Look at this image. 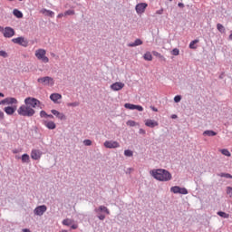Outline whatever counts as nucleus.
Wrapping results in <instances>:
<instances>
[{"mask_svg": "<svg viewBox=\"0 0 232 232\" xmlns=\"http://www.w3.org/2000/svg\"><path fill=\"white\" fill-rule=\"evenodd\" d=\"M150 175H152L156 180H160V182H169V180L173 179L171 173L164 169H153L150 171Z\"/></svg>", "mask_w": 232, "mask_h": 232, "instance_id": "f257e3e1", "label": "nucleus"}, {"mask_svg": "<svg viewBox=\"0 0 232 232\" xmlns=\"http://www.w3.org/2000/svg\"><path fill=\"white\" fill-rule=\"evenodd\" d=\"M17 113L22 117H34V115H35V110L24 103L18 108Z\"/></svg>", "mask_w": 232, "mask_h": 232, "instance_id": "f03ea898", "label": "nucleus"}, {"mask_svg": "<svg viewBox=\"0 0 232 232\" xmlns=\"http://www.w3.org/2000/svg\"><path fill=\"white\" fill-rule=\"evenodd\" d=\"M94 213L97 214L99 220H104V218H106V215H110V209H108L107 207L102 205L94 208ZM102 213H106V215Z\"/></svg>", "mask_w": 232, "mask_h": 232, "instance_id": "7ed1b4c3", "label": "nucleus"}, {"mask_svg": "<svg viewBox=\"0 0 232 232\" xmlns=\"http://www.w3.org/2000/svg\"><path fill=\"white\" fill-rule=\"evenodd\" d=\"M24 104H26L29 108H37V106H41V102L36 98L27 97L24 99Z\"/></svg>", "mask_w": 232, "mask_h": 232, "instance_id": "20e7f679", "label": "nucleus"}, {"mask_svg": "<svg viewBox=\"0 0 232 232\" xmlns=\"http://www.w3.org/2000/svg\"><path fill=\"white\" fill-rule=\"evenodd\" d=\"M35 57H37V59L39 61H42V63H49L50 59H48L46 57V50L44 49H38L35 51Z\"/></svg>", "mask_w": 232, "mask_h": 232, "instance_id": "39448f33", "label": "nucleus"}, {"mask_svg": "<svg viewBox=\"0 0 232 232\" xmlns=\"http://www.w3.org/2000/svg\"><path fill=\"white\" fill-rule=\"evenodd\" d=\"M37 82L44 84V86H53V78L50 76L41 77L37 79Z\"/></svg>", "mask_w": 232, "mask_h": 232, "instance_id": "423d86ee", "label": "nucleus"}, {"mask_svg": "<svg viewBox=\"0 0 232 232\" xmlns=\"http://www.w3.org/2000/svg\"><path fill=\"white\" fill-rule=\"evenodd\" d=\"M47 209L48 208H46V205H41L34 208V213L37 217H43V215H44V213H46Z\"/></svg>", "mask_w": 232, "mask_h": 232, "instance_id": "0eeeda50", "label": "nucleus"}, {"mask_svg": "<svg viewBox=\"0 0 232 232\" xmlns=\"http://www.w3.org/2000/svg\"><path fill=\"white\" fill-rule=\"evenodd\" d=\"M146 8H148V4L146 3H140L137 4L135 6L136 14L140 15L141 14H144L146 12Z\"/></svg>", "mask_w": 232, "mask_h": 232, "instance_id": "6e6552de", "label": "nucleus"}, {"mask_svg": "<svg viewBox=\"0 0 232 232\" xmlns=\"http://www.w3.org/2000/svg\"><path fill=\"white\" fill-rule=\"evenodd\" d=\"M3 34H4V37L10 39L15 35V30H14V28L12 27L7 26L4 29Z\"/></svg>", "mask_w": 232, "mask_h": 232, "instance_id": "1a4fd4ad", "label": "nucleus"}, {"mask_svg": "<svg viewBox=\"0 0 232 232\" xmlns=\"http://www.w3.org/2000/svg\"><path fill=\"white\" fill-rule=\"evenodd\" d=\"M13 43H14V44H20V46H28V40L24 39V37L20 36L17 38H14Z\"/></svg>", "mask_w": 232, "mask_h": 232, "instance_id": "9d476101", "label": "nucleus"}, {"mask_svg": "<svg viewBox=\"0 0 232 232\" xmlns=\"http://www.w3.org/2000/svg\"><path fill=\"white\" fill-rule=\"evenodd\" d=\"M103 146L105 148H109L110 150L115 149V148H121V144H119L118 141H113V140H106L103 143Z\"/></svg>", "mask_w": 232, "mask_h": 232, "instance_id": "9b49d317", "label": "nucleus"}, {"mask_svg": "<svg viewBox=\"0 0 232 232\" xmlns=\"http://www.w3.org/2000/svg\"><path fill=\"white\" fill-rule=\"evenodd\" d=\"M124 83L121 82H116L114 83H112L110 88L111 90H112V92H121V90H122V88H124Z\"/></svg>", "mask_w": 232, "mask_h": 232, "instance_id": "f8f14e48", "label": "nucleus"}, {"mask_svg": "<svg viewBox=\"0 0 232 232\" xmlns=\"http://www.w3.org/2000/svg\"><path fill=\"white\" fill-rule=\"evenodd\" d=\"M42 155H43V152L39 150H33L31 151V159H33V160H39Z\"/></svg>", "mask_w": 232, "mask_h": 232, "instance_id": "ddd939ff", "label": "nucleus"}, {"mask_svg": "<svg viewBox=\"0 0 232 232\" xmlns=\"http://www.w3.org/2000/svg\"><path fill=\"white\" fill-rule=\"evenodd\" d=\"M43 124H44V126H45V128H47L48 130H55V128H57V125H56L55 122H53V121H50L44 120V121H43Z\"/></svg>", "mask_w": 232, "mask_h": 232, "instance_id": "4468645a", "label": "nucleus"}, {"mask_svg": "<svg viewBox=\"0 0 232 232\" xmlns=\"http://www.w3.org/2000/svg\"><path fill=\"white\" fill-rule=\"evenodd\" d=\"M51 113L54 115V117H57V119H60V121H64L66 120V116L64 113L59 112L57 110H51Z\"/></svg>", "mask_w": 232, "mask_h": 232, "instance_id": "2eb2a0df", "label": "nucleus"}, {"mask_svg": "<svg viewBox=\"0 0 232 232\" xmlns=\"http://www.w3.org/2000/svg\"><path fill=\"white\" fill-rule=\"evenodd\" d=\"M145 126H148V128H155L156 126H159V122L155 120H146L145 121Z\"/></svg>", "mask_w": 232, "mask_h": 232, "instance_id": "dca6fc26", "label": "nucleus"}, {"mask_svg": "<svg viewBox=\"0 0 232 232\" xmlns=\"http://www.w3.org/2000/svg\"><path fill=\"white\" fill-rule=\"evenodd\" d=\"M15 110H17V107H10V106H8V107H5V109H4V111H5V113L7 114V115H14V113H15Z\"/></svg>", "mask_w": 232, "mask_h": 232, "instance_id": "f3484780", "label": "nucleus"}, {"mask_svg": "<svg viewBox=\"0 0 232 232\" xmlns=\"http://www.w3.org/2000/svg\"><path fill=\"white\" fill-rule=\"evenodd\" d=\"M50 99H51V101H53V102L57 103V101L63 99V95H61L59 93H52L50 95Z\"/></svg>", "mask_w": 232, "mask_h": 232, "instance_id": "a211bd4d", "label": "nucleus"}, {"mask_svg": "<svg viewBox=\"0 0 232 232\" xmlns=\"http://www.w3.org/2000/svg\"><path fill=\"white\" fill-rule=\"evenodd\" d=\"M21 160L23 162V164H30V155L28 154H23L21 156Z\"/></svg>", "mask_w": 232, "mask_h": 232, "instance_id": "6ab92c4d", "label": "nucleus"}, {"mask_svg": "<svg viewBox=\"0 0 232 232\" xmlns=\"http://www.w3.org/2000/svg\"><path fill=\"white\" fill-rule=\"evenodd\" d=\"M140 44H142V40L138 38L133 43L129 44L128 46L135 48V46H140Z\"/></svg>", "mask_w": 232, "mask_h": 232, "instance_id": "aec40b11", "label": "nucleus"}, {"mask_svg": "<svg viewBox=\"0 0 232 232\" xmlns=\"http://www.w3.org/2000/svg\"><path fill=\"white\" fill-rule=\"evenodd\" d=\"M13 14L17 19H23V12L19 11V9H14Z\"/></svg>", "mask_w": 232, "mask_h": 232, "instance_id": "412c9836", "label": "nucleus"}, {"mask_svg": "<svg viewBox=\"0 0 232 232\" xmlns=\"http://www.w3.org/2000/svg\"><path fill=\"white\" fill-rule=\"evenodd\" d=\"M203 135L208 137H215L217 135V132L215 130H205L203 132Z\"/></svg>", "mask_w": 232, "mask_h": 232, "instance_id": "4be33fe9", "label": "nucleus"}, {"mask_svg": "<svg viewBox=\"0 0 232 232\" xmlns=\"http://www.w3.org/2000/svg\"><path fill=\"white\" fill-rule=\"evenodd\" d=\"M5 101H6V104H17V99L15 98H12V97L5 98Z\"/></svg>", "mask_w": 232, "mask_h": 232, "instance_id": "5701e85b", "label": "nucleus"}, {"mask_svg": "<svg viewBox=\"0 0 232 232\" xmlns=\"http://www.w3.org/2000/svg\"><path fill=\"white\" fill-rule=\"evenodd\" d=\"M198 43V39L193 40L192 42H190L188 48H190V50H197L196 44Z\"/></svg>", "mask_w": 232, "mask_h": 232, "instance_id": "b1692460", "label": "nucleus"}, {"mask_svg": "<svg viewBox=\"0 0 232 232\" xmlns=\"http://www.w3.org/2000/svg\"><path fill=\"white\" fill-rule=\"evenodd\" d=\"M152 53L155 57H159L160 61L166 62V57H164V55L160 54L159 52L153 51Z\"/></svg>", "mask_w": 232, "mask_h": 232, "instance_id": "393cba45", "label": "nucleus"}, {"mask_svg": "<svg viewBox=\"0 0 232 232\" xmlns=\"http://www.w3.org/2000/svg\"><path fill=\"white\" fill-rule=\"evenodd\" d=\"M143 58L145 61H153V56L151 55V53L147 52L144 53Z\"/></svg>", "mask_w": 232, "mask_h": 232, "instance_id": "a878e982", "label": "nucleus"}, {"mask_svg": "<svg viewBox=\"0 0 232 232\" xmlns=\"http://www.w3.org/2000/svg\"><path fill=\"white\" fill-rule=\"evenodd\" d=\"M42 14H45L46 15H49L50 17H53V15H55V13H53V11L48 10V9L42 10Z\"/></svg>", "mask_w": 232, "mask_h": 232, "instance_id": "bb28decb", "label": "nucleus"}, {"mask_svg": "<svg viewBox=\"0 0 232 232\" xmlns=\"http://www.w3.org/2000/svg\"><path fill=\"white\" fill-rule=\"evenodd\" d=\"M219 151L222 155H225V157H231V152H229L227 149H221Z\"/></svg>", "mask_w": 232, "mask_h": 232, "instance_id": "cd10ccee", "label": "nucleus"}, {"mask_svg": "<svg viewBox=\"0 0 232 232\" xmlns=\"http://www.w3.org/2000/svg\"><path fill=\"white\" fill-rule=\"evenodd\" d=\"M62 224L63 226H72V224H73V220L70 219V218H66V219H63Z\"/></svg>", "mask_w": 232, "mask_h": 232, "instance_id": "c85d7f7f", "label": "nucleus"}, {"mask_svg": "<svg viewBox=\"0 0 232 232\" xmlns=\"http://www.w3.org/2000/svg\"><path fill=\"white\" fill-rule=\"evenodd\" d=\"M217 28L220 34H226V27H224L222 24H218Z\"/></svg>", "mask_w": 232, "mask_h": 232, "instance_id": "c756f323", "label": "nucleus"}, {"mask_svg": "<svg viewBox=\"0 0 232 232\" xmlns=\"http://www.w3.org/2000/svg\"><path fill=\"white\" fill-rule=\"evenodd\" d=\"M171 193L179 194L180 191V187L179 186H174L170 188Z\"/></svg>", "mask_w": 232, "mask_h": 232, "instance_id": "7c9ffc66", "label": "nucleus"}, {"mask_svg": "<svg viewBox=\"0 0 232 232\" xmlns=\"http://www.w3.org/2000/svg\"><path fill=\"white\" fill-rule=\"evenodd\" d=\"M218 217H221L222 218H229V214L223 212V211H218Z\"/></svg>", "mask_w": 232, "mask_h": 232, "instance_id": "2f4dec72", "label": "nucleus"}, {"mask_svg": "<svg viewBox=\"0 0 232 232\" xmlns=\"http://www.w3.org/2000/svg\"><path fill=\"white\" fill-rule=\"evenodd\" d=\"M218 177L224 178V179H232V175L229 173H220L218 174Z\"/></svg>", "mask_w": 232, "mask_h": 232, "instance_id": "473e14b6", "label": "nucleus"}, {"mask_svg": "<svg viewBox=\"0 0 232 232\" xmlns=\"http://www.w3.org/2000/svg\"><path fill=\"white\" fill-rule=\"evenodd\" d=\"M124 108H126L127 110H135V104L125 103Z\"/></svg>", "mask_w": 232, "mask_h": 232, "instance_id": "72a5a7b5", "label": "nucleus"}, {"mask_svg": "<svg viewBox=\"0 0 232 232\" xmlns=\"http://www.w3.org/2000/svg\"><path fill=\"white\" fill-rule=\"evenodd\" d=\"M63 15H64V17H66V15H75V11L74 10H67L64 12Z\"/></svg>", "mask_w": 232, "mask_h": 232, "instance_id": "f704fd0d", "label": "nucleus"}, {"mask_svg": "<svg viewBox=\"0 0 232 232\" xmlns=\"http://www.w3.org/2000/svg\"><path fill=\"white\" fill-rule=\"evenodd\" d=\"M179 195H188V188L179 187Z\"/></svg>", "mask_w": 232, "mask_h": 232, "instance_id": "c9c22d12", "label": "nucleus"}, {"mask_svg": "<svg viewBox=\"0 0 232 232\" xmlns=\"http://www.w3.org/2000/svg\"><path fill=\"white\" fill-rule=\"evenodd\" d=\"M124 155H125V157H133V151H131L130 150H125Z\"/></svg>", "mask_w": 232, "mask_h": 232, "instance_id": "e433bc0d", "label": "nucleus"}, {"mask_svg": "<svg viewBox=\"0 0 232 232\" xmlns=\"http://www.w3.org/2000/svg\"><path fill=\"white\" fill-rule=\"evenodd\" d=\"M40 117H41L42 119H47L48 113H46L44 111H40Z\"/></svg>", "mask_w": 232, "mask_h": 232, "instance_id": "4c0bfd02", "label": "nucleus"}, {"mask_svg": "<svg viewBox=\"0 0 232 232\" xmlns=\"http://www.w3.org/2000/svg\"><path fill=\"white\" fill-rule=\"evenodd\" d=\"M0 57L6 59V57H8V53L6 51H0Z\"/></svg>", "mask_w": 232, "mask_h": 232, "instance_id": "58836bf2", "label": "nucleus"}, {"mask_svg": "<svg viewBox=\"0 0 232 232\" xmlns=\"http://www.w3.org/2000/svg\"><path fill=\"white\" fill-rule=\"evenodd\" d=\"M136 124L137 123L135 122V121L130 120V121H127V126L133 127V126H136Z\"/></svg>", "mask_w": 232, "mask_h": 232, "instance_id": "ea45409f", "label": "nucleus"}, {"mask_svg": "<svg viewBox=\"0 0 232 232\" xmlns=\"http://www.w3.org/2000/svg\"><path fill=\"white\" fill-rule=\"evenodd\" d=\"M180 101H182V96L180 95H176L174 97V102H180Z\"/></svg>", "mask_w": 232, "mask_h": 232, "instance_id": "a19ab883", "label": "nucleus"}, {"mask_svg": "<svg viewBox=\"0 0 232 232\" xmlns=\"http://www.w3.org/2000/svg\"><path fill=\"white\" fill-rule=\"evenodd\" d=\"M134 110H137L138 111H144V108L140 105H134Z\"/></svg>", "mask_w": 232, "mask_h": 232, "instance_id": "79ce46f5", "label": "nucleus"}, {"mask_svg": "<svg viewBox=\"0 0 232 232\" xmlns=\"http://www.w3.org/2000/svg\"><path fill=\"white\" fill-rule=\"evenodd\" d=\"M172 55H179L180 51L178 48H174L171 52Z\"/></svg>", "mask_w": 232, "mask_h": 232, "instance_id": "37998d69", "label": "nucleus"}, {"mask_svg": "<svg viewBox=\"0 0 232 232\" xmlns=\"http://www.w3.org/2000/svg\"><path fill=\"white\" fill-rule=\"evenodd\" d=\"M83 144L84 146H92V141L90 140H84Z\"/></svg>", "mask_w": 232, "mask_h": 232, "instance_id": "c03bdc74", "label": "nucleus"}, {"mask_svg": "<svg viewBox=\"0 0 232 232\" xmlns=\"http://www.w3.org/2000/svg\"><path fill=\"white\" fill-rule=\"evenodd\" d=\"M227 194L230 195V197H232V188L231 187L227 188Z\"/></svg>", "mask_w": 232, "mask_h": 232, "instance_id": "a18cd8bd", "label": "nucleus"}, {"mask_svg": "<svg viewBox=\"0 0 232 232\" xmlns=\"http://www.w3.org/2000/svg\"><path fill=\"white\" fill-rule=\"evenodd\" d=\"M68 106L76 107V106H79V102H74L69 103Z\"/></svg>", "mask_w": 232, "mask_h": 232, "instance_id": "49530a36", "label": "nucleus"}, {"mask_svg": "<svg viewBox=\"0 0 232 232\" xmlns=\"http://www.w3.org/2000/svg\"><path fill=\"white\" fill-rule=\"evenodd\" d=\"M139 133L140 135H146V130H144V129H140Z\"/></svg>", "mask_w": 232, "mask_h": 232, "instance_id": "de8ad7c7", "label": "nucleus"}, {"mask_svg": "<svg viewBox=\"0 0 232 232\" xmlns=\"http://www.w3.org/2000/svg\"><path fill=\"white\" fill-rule=\"evenodd\" d=\"M156 14H158L159 15H162V14H164V9H160L156 11Z\"/></svg>", "mask_w": 232, "mask_h": 232, "instance_id": "09e8293b", "label": "nucleus"}, {"mask_svg": "<svg viewBox=\"0 0 232 232\" xmlns=\"http://www.w3.org/2000/svg\"><path fill=\"white\" fill-rule=\"evenodd\" d=\"M3 119H5V112L0 111V121H3Z\"/></svg>", "mask_w": 232, "mask_h": 232, "instance_id": "8fccbe9b", "label": "nucleus"}, {"mask_svg": "<svg viewBox=\"0 0 232 232\" xmlns=\"http://www.w3.org/2000/svg\"><path fill=\"white\" fill-rule=\"evenodd\" d=\"M78 227H79V226L75 225V224L71 226V229H77Z\"/></svg>", "mask_w": 232, "mask_h": 232, "instance_id": "3c124183", "label": "nucleus"}, {"mask_svg": "<svg viewBox=\"0 0 232 232\" xmlns=\"http://www.w3.org/2000/svg\"><path fill=\"white\" fill-rule=\"evenodd\" d=\"M0 104H1V105L6 104V98L4 99V100H2V101L0 102Z\"/></svg>", "mask_w": 232, "mask_h": 232, "instance_id": "603ef678", "label": "nucleus"}, {"mask_svg": "<svg viewBox=\"0 0 232 232\" xmlns=\"http://www.w3.org/2000/svg\"><path fill=\"white\" fill-rule=\"evenodd\" d=\"M178 6H179V8H184V4H183V3H179V4H178Z\"/></svg>", "mask_w": 232, "mask_h": 232, "instance_id": "864d4df0", "label": "nucleus"}, {"mask_svg": "<svg viewBox=\"0 0 232 232\" xmlns=\"http://www.w3.org/2000/svg\"><path fill=\"white\" fill-rule=\"evenodd\" d=\"M150 109L152 110V111H159V110L153 106H151Z\"/></svg>", "mask_w": 232, "mask_h": 232, "instance_id": "5fc2aeb1", "label": "nucleus"}, {"mask_svg": "<svg viewBox=\"0 0 232 232\" xmlns=\"http://www.w3.org/2000/svg\"><path fill=\"white\" fill-rule=\"evenodd\" d=\"M22 231H23V232H32V231H30V229H28V228H23Z\"/></svg>", "mask_w": 232, "mask_h": 232, "instance_id": "6e6d98bb", "label": "nucleus"}, {"mask_svg": "<svg viewBox=\"0 0 232 232\" xmlns=\"http://www.w3.org/2000/svg\"><path fill=\"white\" fill-rule=\"evenodd\" d=\"M47 119H53V114H47Z\"/></svg>", "mask_w": 232, "mask_h": 232, "instance_id": "4d7b16f0", "label": "nucleus"}, {"mask_svg": "<svg viewBox=\"0 0 232 232\" xmlns=\"http://www.w3.org/2000/svg\"><path fill=\"white\" fill-rule=\"evenodd\" d=\"M0 32H3V34H5V29L3 28V26H0Z\"/></svg>", "mask_w": 232, "mask_h": 232, "instance_id": "13d9d810", "label": "nucleus"}, {"mask_svg": "<svg viewBox=\"0 0 232 232\" xmlns=\"http://www.w3.org/2000/svg\"><path fill=\"white\" fill-rule=\"evenodd\" d=\"M171 119H177V115H176V114H173V115L171 116Z\"/></svg>", "mask_w": 232, "mask_h": 232, "instance_id": "bf43d9fd", "label": "nucleus"}, {"mask_svg": "<svg viewBox=\"0 0 232 232\" xmlns=\"http://www.w3.org/2000/svg\"><path fill=\"white\" fill-rule=\"evenodd\" d=\"M13 153H19V150H13Z\"/></svg>", "mask_w": 232, "mask_h": 232, "instance_id": "052dcab7", "label": "nucleus"}, {"mask_svg": "<svg viewBox=\"0 0 232 232\" xmlns=\"http://www.w3.org/2000/svg\"><path fill=\"white\" fill-rule=\"evenodd\" d=\"M0 97H5V94L3 92H0Z\"/></svg>", "mask_w": 232, "mask_h": 232, "instance_id": "680f3d73", "label": "nucleus"}, {"mask_svg": "<svg viewBox=\"0 0 232 232\" xmlns=\"http://www.w3.org/2000/svg\"><path fill=\"white\" fill-rule=\"evenodd\" d=\"M63 15H64V14H61L58 15V17H63Z\"/></svg>", "mask_w": 232, "mask_h": 232, "instance_id": "e2e57ef3", "label": "nucleus"}, {"mask_svg": "<svg viewBox=\"0 0 232 232\" xmlns=\"http://www.w3.org/2000/svg\"><path fill=\"white\" fill-rule=\"evenodd\" d=\"M15 159H21V157H19V156H16V157H15Z\"/></svg>", "mask_w": 232, "mask_h": 232, "instance_id": "0e129e2a", "label": "nucleus"}, {"mask_svg": "<svg viewBox=\"0 0 232 232\" xmlns=\"http://www.w3.org/2000/svg\"><path fill=\"white\" fill-rule=\"evenodd\" d=\"M62 232H68V230H62Z\"/></svg>", "mask_w": 232, "mask_h": 232, "instance_id": "69168bd1", "label": "nucleus"}, {"mask_svg": "<svg viewBox=\"0 0 232 232\" xmlns=\"http://www.w3.org/2000/svg\"><path fill=\"white\" fill-rule=\"evenodd\" d=\"M52 55L53 56V55H55L54 53H52Z\"/></svg>", "mask_w": 232, "mask_h": 232, "instance_id": "338daca9", "label": "nucleus"}, {"mask_svg": "<svg viewBox=\"0 0 232 232\" xmlns=\"http://www.w3.org/2000/svg\"><path fill=\"white\" fill-rule=\"evenodd\" d=\"M8 1H14V0H8Z\"/></svg>", "mask_w": 232, "mask_h": 232, "instance_id": "774afa93", "label": "nucleus"}]
</instances>
